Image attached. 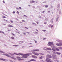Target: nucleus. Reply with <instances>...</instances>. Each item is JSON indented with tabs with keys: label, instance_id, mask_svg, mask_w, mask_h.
I'll use <instances>...</instances> for the list:
<instances>
[{
	"label": "nucleus",
	"instance_id": "1",
	"mask_svg": "<svg viewBox=\"0 0 62 62\" xmlns=\"http://www.w3.org/2000/svg\"><path fill=\"white\" fill-rule=\"evenodd\" d=\"M23 54V55L22 56L23 57H24V58H27V57H28L27 56H29V55H30V54Z\"/></svg>",
	"mask_w": 62,
	"mask_h": 62
},
{
	"label": "nucleus",
	"instance_id": "2",
	"mask_svg": "<svg viewBox=\"0 0 62 62\" xmlns=\"http://www.w3.org/2000/svg\"><path fill=\"white\" fill-rule=\"evenodd\" d=\"M33 53V54H34L35 55H39V54H41V55H44L43 54H42V53H36L35 52H32Z\"/></svg>",
	"mask_w": 62,
	"mask_h": 62
},
{
	"label": "nucleus",
	"instance_id": "3",
	"mask_svg": "<svg viewBox=\"0 0 62 62\" xmlns=\"http://www.w3.org/2000/svg\"><path fill=\"white\" fill-rule=\"evenodd\" d=\"M46 59H48L50 58H52V56L51 55L49 54H47L46 56Z\"/></svg>",
	"mask_w": 62,
	"mask_h": 62
},
{
	"label": "nucleus",
	"instance_id": "4",
	"mask_svg": "<svg viewBox=\"0 0 62 62\" xmlns=\"http://www.w3.org/2000/svg\"><path fill=\"white\" fill-rule=\"evenodd\" d=\"M46 59V61L47 62H53V61H51V59Z\"/></svg>",
	"mask_w": 62,
	"mask_h": 62
},
{
	"label": "nucleus",
	"instance_id": "5",
	"mask_svg": "<svg viewBox=\"0 0 62 62\" xmlns=\"http://www.w3.org/2000/svg\"><path fill=\"white\" fill-rule=\"evenodd\" d=\"M53 42H49L48 44V46H51L52 45H53Z\"/></svg>",
	"mask_w": 62,
	"mask_h": 62
},
{
	"label": "nucleus",
	"instance_id": "6",
	"mask_svg": "<svg viewBox=\"0 0 62 62\" xmlns=\"http://www.w3.org/2000/svg\"><path fill=\"white\" fill-rule=\"evenodd\" d=\"M56 44V45L58 46H62V43H57Z\"/></svg>",
	"mask_w": 62,
	"mask_h": 62
},
{
	"label": "nucleus",
	"instance_id": "7",
	"mask_svg": "<svg viewBox=\"0 0 62 62\" xmlns=\"http://www.w3.org/2000/svg\"><path fill=\"white\" fill-rule=\"evenodd\" d=\"M53 54H57L58 55L60 54H61L60 53H58V52L55 53L53 51Z\"/></svg>",
	"mask_w": 62,
	"mask_h": 62
},
{
	"label": "nucleus",
	"instance_id": "8",
	"mask_svg": "<svg viewBox=\"0 0 62 62\" xmlns=\"http://www.w3.org/2000/svg\"><path fill=\"white\" fill-rule=\"evenodd\" d=\"M32 57L34 58H37V57L35 55H32Z\"/></svg>",
	"mask_w": 62,
	"mask_h": 62
},
{
	"label": "nucleus",
	"instance_id": "9",
	"mask_svg": "<svg viewBox=\"0 0 62 62\" xmlns=\"http://www.w3.org/2000/svg\"><path fill=\"white\" fill-rule=\"evenodd\" d=\"M30 61H36V60L34 59H31L30 60Z\"/></svg>",
	"mask_w": 62,
	"mask_h": 62
},
{
	"label": "nucleus",
	"instance_id": "10",
	"mask_svg": "<svg viewBox=\"0 0 62 62\" xmlns=\"http://www.w3.org/2000/svg\"><path fill=\"white\" fill-rule=\"evenodd\" d=\"M23 55V54L22 53H19L17 55Z\"/></svg>",
	"mask_w": 62,
	"mask_h": 62
},
{
	"label": "nucleus",
	"instance_id": "11",
	"mask_svg": "<svg viewBox=\"0 0 62 62\" xmlns=\"http://www.w3.org/2000/svg\"><path fill=\"white\" fill-rule=\"evenodd\" d=\"M33 51H36L37 52H38L39 51V49H36L33 50Z\"/></svg>",
	"mask_w": 62,
	"mask_h": 62
},
{
	"label": "nucleus",
	"instance_id": "12",
	"mask_svg": "<svg viewBox=\"0 0 62 62\" xmlns=\"http://www.w3.org/2000/svg\"><path fill=\"white\" fill-rule=\"evenodd\" d=\"M57 41L59 42H61V41L59 39L57 40Z\"/></svg>",
	"mask_w": 62,
	"mask_h": 62
},
{
	"label": "nucleus",
	"instance_id": "13",
	"mask_svg": "<svg viewBox=\"0 0 62 62\" xmlns=\"http://www.w3.org/2000/svg\"><path fill=\"white\" fill-rule=\"evenodd\" d=\"M52 50H53V51H54V52H55V51H56L55 50V49L54 48H52Z\"/></svg>",
	"mask_w": 62,
	"mask_h": 62
},
{
	"label": "nucleus",
	"instance_id": "14",
	"mask_svg": "<svg viewBox=\"0 0 62 62\" xmlns=\"http://www.w3.org/2000/svg\"><path fill=\"white\" fill-rule=\"evenodd\" d=\"M8 27H13L12 26L9 24L8 25Z\"/></svg>",
	"mask_w": 62,
	"mask_h": 62
},
{
	"label": "nucleus",
	"instance_id": "15",
	"mask_svg": "<svg viewBox=\"0 0 62 62\" xmlns=\"http://www.w3.org/2000/svg\"><path fill=\"white\" fill-rule=\"evenodd\" d=\"M10 58H12V59H14V60H15V59H16V58L13 57H11Z\"/></svg>",
	"mask_w": 62,
	"mask_h": 62
},
{
	"label": "nucleus",
	"instance_id": "16",
	"mask_svg": "<svg viewBox=\"0 0 62 62\" xmlns=\"http://www.w3.org/2000/svg\"><path fill=\"white\" fill-rule=\"evenodd\" d=\"M43 58V57H42V56H41L39 58V59H42V58Z\"/></svg>",
	"mask_w": 62,
	"mask_h": 62
},
{
	"label": "nucleus",
	"instance_id": "17",
	"mask_svg": "<svg viewBox=\"0 0 62 62\" xmlns=\"http://www.w3.org/2000/svg\"><path fill=\"white\" fill-rule=\"evenodd\" d=\"M35 2V1L32 0L31 1V3H34Z\"/></svg>",
	"mask_w": 62,
	"mask_h": 62
},
{
	"label": "nucleus",
	"instance_id": "18",
	"mask_svg": "<svg viewBox=\"0 0 62 62\" xmlns=\"http://www.w3.org/2000/svg\"><path fill=\"white\" fill-rule=\"evenodd\" d=\"M6 56H7L8 57H11V56H9V55L8 54H7Z\"/></svg>",
	"mask_w": 62,
	"mask_h": 62
},
{
	"label": "nucleus",
	"instance_id": "19",
	"mask_svg": "<svg viewBox=\"0 0 62 62\" xmlns=\"http://www.w3.org/2000/svg\"><path fill=\"white\" fill-rule=\"evenodd\" d=\"M56 51H59V49H58L57 48H56Z\"/></svg>",
	"mask_w": 62,
	"mask_h": 62
},
{
	"label": "nucleus",
	"instance_id": "20",
	"mask_svg": "<svg viewBox=\"0 0 62 62\" xmlns=\"http://www.w3.org/2000/svg\"><path fill=\"white\" fill-rule=\"evenodd\" d=\"M0 53H5L3 51H0Z\"/></svg>",
	"mask_w": 62,
	"mask_h": 62
},
{
	"label": "nucleus",
	"instance_id": "21",
	"mask_svg": "<svg viewBox=\"0 0 62 62\" xmlns=\"http://www.w3.org/2000/svg\"><path fill=\"white\" fill-rule=\"evenodd\" d=\"M16 58L18 59H20L21 58H20V57H19V56L17 57Z\"/></svg>",
	"mask_w": 62,
	"mask_h": 62
},
{
	"label": "nucleus",
	"instance_id": "22",
	"mask_svg": "<svg viewBox=\"0 0 62 62\" xmlns=\"http://www.w3.org/2000/svg\"><path fill=\"white\" fill-rule=\"evenodd\" d=\"M19 43L20 44H21V43H23V41H20L19 42Z\"/></svg>",
	"mask_w": 62,
	"mask_h": 62
},
{
	"label": "nucleus",
	"instance_id": "23",
	"mask_svg": "<svg viewBox=\"0 0 62 62\" xmlns=\"http://www.w3.org/2000/svg\"><path fill=\"white\" fill-rule=\"evenodd\" d=\"M2 17L3 18H6V17H5V16H2Z\"/></svg>",
	"mask_w": 62,
	"mask_h": 62
},
{
	"label": "nucleus",
	"instance_id": "24",
	"mask_svg": "<svg viewBox=\"0 0 62 62\" xmlns=\"http://www.w3.org/2000/svg\"><path fill=\"white\" fill-rule=\"evenodd\" d=\"M47 49H48V50H51V48H47Z\"/></svg>",
	"mask_w": 62,
	"mask_h": 62
},
{
	"label": "nucleus",
	"instance_id": "25",
	"mask_svg": "<svg viewBox=\"0 0 62 62\" xmlns=\"http://www.w3.org/2000/svg\"><path fill=\"white\" fill-rule=\"evenodd\" d=\"M14 54L16 55H18V54L16 53H14Z\"/></svg>",
	"mask_w": 62,
	"mask_h": 62
},
{
	"label": "nucleus",
	"instance_id": "26",
	"mask_svg": "<svg viewBox=\"0 0 62 62\" xmlns=\"http://www.w3.org/2000/svg\"><path fill=\"white\" fill-rule=\"evenodd\" d=\"M2 60H3V61H5L6 60H5V59H4L2 58Z\"/></svg>",
	"mask_w": 62,
	"mask_h": 62
},
{
	"label": "nucleus",
	"instance_id": "27",
	"mask_svg": "<svg viewBox=\"0 0 62 62\" xmlns=\"http://www.w3.org/2000/svg\"><path fill=\"white\" fill-rule=\"evenodd\" d=\"M42 31H43L44 32H45L46 31L45 30H42Z\"/></svg>",
	"mask_w": 62,
	"mask_h": 62
},
{
	"label": "nucleus",
	"instance_id": "28",
	"mask_svg": "<svg viewBox=\"0 0 62 62\" xmlns=\"http://www.w3.org/2000/svg\"><path fill=\"white\" fill-rule=\"evenodd\" d=\"M14 46H15V47H17L18 46L17 45H13Z\"/></svg>",
	"mask_w": 62,
	"mask_h": 62
},
{
	"label": "nucleus",
	"instance_id": "29",
	"mask_svg": "<svg viewBox=\"0 0 62 62\" xmlns=\"http://www.w3.org/2000/svg\"><path fill=\"white\" fill-rule=\"evenodd\" d=\"M54 27V25H52L50 27L51 28H52V27Z\"/></svg>",
	"mask_w": 62,
	"mask_h": 62
},
{
	"label": "nucleus",
	"instance_id": "30",
	"mask_svg": "<svg viewBox=\"0 0 62 62\" xmlns=\"http://www.w3.org/2000/svg\"><path fill=\"white\" fill-rule=\"evenodd\" d=\"M18 14H19V12L18 11H17L16 12Z\"/></svg>",
	"mask_w": 62,
	"mask_h": 62
},
{
	"label": "nucleus",
	"instance_id": "31",
	"mask_svg": "<svg viewBox=\"0 0 62 62\" xmlns=\"http://www.w3.org/2000/svg\"><path fill=\"white\" fill-rule=\"evenodd\" d=\"M24 27L26 29H28V28H27L25 27Z\"/></svg>",
	"mask_w": 62,
	"mask_h": 62
},
{
	"label": "nucleus",
	"instance_id": "32",
	"mask_svg": "<svg viewBox=\"0 0 62 62\" xmlns=\"http://www.w3.org/2000/svg\"><path fill=\"white\" fill-rule=\"evenodd\" d=\"M58 18L57 17L56 19V21H58Z\"/></svg>",
	"mask_w": 62,
	"mask_h": 62
},
{
	"label": "nucleus",
	"instance_id": "33",
	"mask_svg": "<svg viewBox=\"0 0 62 62\" xmlns=\"http://www.w3.org/2000/svg\"><path fill=\"white\" fill-rule=\"evenodd\" d=\"M11 39H14V37H11Z\"/></svg>",
	"mask_w": 62,
	"mask_h": 62
},
{
	"label": "nucleus",
	"instance_id": "34",
	"mask_svg": "<svg viewBox=\"0 0 62 62\" xmlns=\"http://www.w3.org/2000/svg\"><path fill=\"white\" fill-rule=\"evenodd\" d=\"M22 22H23L24 23L25 22V21H24V20H22Z\"/></svg>",
	"mask_w": 62,
	"mask_h": 62
},
{
	"label": "nucleus",
	"instance_id": "35",
	"mask_svg": "<svg viewBox=\"0 0 62 62\" xmlns=\"http://www.w3.org/2000/svg\"><path fill=\"white\" fill-rule=\"evenodd\" d=\"M4 54V55H6V56H7V54Z\"/></svg>",
	"mask_w": 62,
	"mask_h": 62
},
{
	"label": "nucleus",
	"instance_id": "36",
	"mask_svg": "<svg viewBox=\"0 0 62 62\" xmlns=\"http://www.w3.org/2000/svg\"><path fill=\"white\" fill-rule=\"evenodd\" d=\"M48 7V5H46L45 6V8H47Z\"/></svg>",
	"mask_w": 62,
	"mask_h": 62
},
{
	"label": "nucleus",
	"instance_id": "37",
	"mask_svg": "<svg viewBox=\"0 0 62 62\" xmlns=\"http://www.w3.org/2000/svg\"><path fill=\"white\" fill-rule=\"evenodd\" d=\"M4 21H5V22H8V21L7 20H6L5 19H4Z\"/></svg>",
	"mask_w": 62,
	"mask_h": 62
},
{
	"label": "nucleus",
	"instance_id": "38",
	"mask_svg": "<svg viewBox=\"0 0 62 62\" xmlns=\"http://www.w3.org/2000/svg\"><path fill=\"white\" fill-rule=\"evenodd\" d=\"M35 34H38V32H35Z\"/></svg>",
	"mask_w": 62,
	"mask_h": 62
},
{
	"label": "nucleus",
	"instance_id": "39",
	"mask_svg": "<svg viewBox=\"0 0 62 62\" xmlns=\"http://www.w3.org/2000/svg\"><path fill=\"white\" fill-rule=\"evenodd\" d=\"M49 27H51V25H49Z\"/></svg>",
	"mask_w": 62,
	"mask_h": 62
},
{
	"label": "nucleus",
	"instance_id": "40",
	"mask_svg": "<svg viewBox=\"0 0 62 62\" xmlns=\"http://www.w3.org/2000/svg\"><path fill=\"white\" fill-rule=\"evenodd\" d=\"M6 25V24H4V23H3V25Z\"/></svg>",
	"mask_w": 62,
	"mask_h": 62
},
{
	"label": "nucleus",
	"instance_id": "41",
	"mask_svg": "<svg viewBox=\"0 0 62 62\" xmlns=\"http://www.w3.org/2000/svg\"><path fill=\"white\" fill-rule=\"evenodd\" d=\"M27 33H28V34H30V32H27Z\"/></svg>",
	"mask_w": 62,
	"mask_h": 62
},
{
	"label": "nucleus",
	"instance_id": "42",
	"mask_svg": "<svg viewBox=\"0 0 62 62\" xmlns=\"http://www.w3.org/2000/svg\"><path fill=\"white\" fill-rule=\"evenodd\" d=\"M46 39V38H44L43 39V40H45V39Z\"/></svg>",
	"mask_w": 62,
	"mask_h": 62
},
{
	"label": "nucleus",
	"instance_id": "43",
	"mask_svg": "<svg viewBox=\"0 0 62 62\" xmlns=\"http://www.w3.org/2000/svg\"><path fill=\"white\" fill-rule=\"evenodd\" d=\"M12 35H13V36H15V35L13 33H12Z\"/></svg>",
	"mask_w": 62,
	"mask_h": 62
},
{
	"label": "nucleus",
	"instance_id": "44",
	"mask_svg": "<svg viewBox=\"0 0 62 62\" xmlns=\"http://www.w3.org/2000/svg\"><path fill=\"white\" fill-rule=\"evenodd\" d=\"M35 41V43H37V41L35 40H34Z\"/></svg>",
	"mask_w": 62,
	"mask_h": 62
},
{
	"label": "nucleus",
	"instance_id": "45",
	"mask_svg": "<svg viewBox=\"0 0 62 62\" xmlns=\"http://www.w3.org/2000/svg\"><path fill=\"white\" fill-rule=\"evenodd\" d=\"M47 23L46 22H45L44 23V24H46Z\"/></svg>",
	"mask_w": 62,
	"mask_h": 62
},
{
	"label": "nucleus",
	"instance_id": "46",
	"mask_svg": "<svg viewBox=\"0 0 62 62\" xmlns=\"http://www.w3.org/2000/svg\"><path fill=\"white\" fill-rule=\"evenodd\" d=\"M11 23H13V22L12 21H11Z\"/></svg>",
	"mask_w": 62,
	"mask_h": 62
},
{
	"label": "nucleus",
	"instance_id": "47",
	"mask_svg": "<svg viewBox=\"0 0 62 62\" xmlns=\"http://www.w3.org/2000/svg\"><path fill=\"white\" fill-rule=\"evenodd\" d=\"M60 49H61V50H62V47H61L60 48Z\"/></svg>",
	"mask_w": 62,
	"mask_h": 62
},
{
	"label": "nucleus",
	"instance_id": "48",
	"mask_svg": "<svg viewBox=\"0 0 62 62\" xmlns=\"http://www.w3.org/2000/svg\"><path fill=\"white\" fill-rule=\"evenodd\" d=\"M15 13V11H13V13Z\"/></svg>",
	"mask_w": 62,
	"mask_h": 62
},
{
	"label": "nucleus",
	"instance_id": "49",
	"mask_svg": "<svg viewBox=\"0 0 62 62\" xmlns=\"http://www.w3.org/2000/svg\"><path fill=\"white\" fill-rule=\"evenodd\" d=\"M2 31H0V33H2Z\"/></svg>",
	"mask_w": 62,
	"mask_h": 62
},
{
	"label": "nucleus",
	"instance_id": "50",
	"mask_svg": "<svg viewBox=\"0 0 62 62\" xmlns=\"http://www.w3.org/2000/svg\"><path fill=\"white\" fill-rule=\"evenodd\" d=\"M2 58H0V60H2Z\"/></svg>",
	"mask_w": 62,
	"mask_h": 62
},
{
	"label": "nucleus",
	"instance_id": "51",
	"mask_svg": "<svg viewBox=\"0 0 62 62\" xmlns=\"http://www.w3.org/2000/svg\"><path fill=\"white\" fill-rule=\"evenodd\" d=\"M23 34H24V35H25L26 34H25V33H23Z\"/></svg>",
	"mask_w": 62,
	"mask_h": 62
},
{
	"label": "nucleus",
	"instance_id": "52",
	"mask_svg": "<svg viewBox=\"0 0 62 62\" xmlns=\"http://www.w3.org/2000/svg\"><path fill=\"white\" fill-rule=\"evenodd\" d=\"M19 8L20 9H21L22 8H21V7H19Z\"/></svg>",
	"mask_w": 62,
	"mask_h": 62
},
{
	"label": "nucleus",
	"instance_id": "53",
	"mask_svg": "<svg viewBox=\"0 0 62 62\" xmlns=\"http://www.w3.org/2000/svg\"><path fill=\"white\" fill-rule=\"evenodd\" d=\"M44 12H45V11H42V13H44Z\"/></svg>",
	"mask_w": 62,
	"mask_h": 62
},
{
	"label": "nucleus",
	"instance_id": "54",
	"mask_svg": "<svg viewBox=\"0 0 62 62\" xmlns=\"http://www.w3.org/2000/svg\"><path fill=\"white\" fill-rule=\"evenodd\" d=\"M50 11H48V12L49 13V12H50Z\"/></svg>",
	"mask_w": 62,
	"mask_h": 62
},
{
	"label": "nucleus",
	"instance_id": "55",
	"mask_svg": "<svg viewBox=\"0 0 62 62\" xmlns=\"http://www.w3.org/2000/svg\"><path fill=\"white\" fill-rule=\"evenodd\" d=\"M11 31V30H8V31Z\"/></svg>",
	"mask_w": 62,
	"mask_h": 62
},
{
	"label": "nucleus",
	"instance_id": "56",
	"mask_svg": "<svg viewBox=\"0 0 62 62\" xmlns=\"http://www.w3.org/2000/svg\"><path fill=\"white\" fill-rule=\"evenodd\" d=\"M2 33H3V34H4V32H3L2 31Z\"/></svg>",
	"mask_w": 62,
	"mask_h": 62
},
{
	"label": "nucleus",
	"instance_id": "57",
	"mask_svg": "<svg viewBox=\"0 0 62 62\" xmlns=\"http://www.w3.org/2000/svg\"><path fill=\"white\" fill-rule=\"evenodd\" d=\"M37 24H39V22H37Z\"/></svg>",
	"mask_w": 62,
	"mask_h": 62
},
{
	"label": "nucleus",
	"instance_id": "58",
	"mask_svg": "<svg viewBox=\"0 0 62 62\" xmlns=\"http://www.w3.org/2000/svg\"><path fill=\"white\" fill-rule=\"evenodd\" d=\"M16 9H19V8H16Z\"/></svg>",
	"mask_w": 62,
	"mask_h": 62
},
{
	"label": "nucleus",
	"instance_id": "59",
	"mask_svg": "<svg viewBox=\"0 0 62 62\" xmlns=\"http://www.w3.org/2000/svg\"><path fill=\"white\" fill-rule=\"evenodd\" d=\"M36 31H38V32H39V31L38 30H37L36 29Z\"/></svg>",
	"mask_w": 62,
	"mask_h": 62
},
{
	"label": "nucleus",
	"instance_id": "60",
	"mask_svg": "<svg viewBox=\"0 0 62 62\" xmlns=\"http://www.w3.org/2000/svg\"><path fill=\"white\" fill-rule=\"evenodd\" d=\"M3 3H5V1H3Z\"/></svg>",
	"mask_w": 62,
	"mask_h": 62
},
{
	"label": "nucleus",
	"instance_id": "61",
	"mask_svg": "<svg viewBox=\"0 0 62 62\" xmlns=\"http://www.w3.org/2000/svg\"><path fill=\"white\" fill-rule=\"evenodd\" d=\"M4 15H5V16H7V15H5V14H3Z\"/></svg>",
	"mask_w": 62,
	"mask_h": 62
},
{
	"label": "nucleus",
	"instance_id": "62",
	"mask_svg": "<svg viewBox=\"0 0 62 62\" xmlns=\"http://www.w3.org/2000/svg\"><path fill=\"white\" fill-rule=\"evenodd\" d=\"M28 6H29V7H30V5H28Z\"/></svg>",
	"mask_w": 62,
	"mask_h": 62
},
{
	"label": "nucleus",
	"instance_id": "63",
	"mask_svg": "<svg viewBox=\"0 0 62 62\" xmlns=\"http://www.w3.org/2000/svg\"><path fill=\"white\" fill-rule=\"evenodd\" d=\"M29 62V61H28V62Z\"/></svg>",
	"mask_w": 62,
	"mask_h": 62
},
{
	"label": "nucleus",
	"instance_id": "64",
	"mask_svg": "<svg viewBox=\"0 0 62 62\" xmlns=\"http://www.w3.org/2000/svg\"><path fill=\"white\" fill-rule=\"evenodd\" d=\"M12 54L13 55V54Z\"/></svg>",
	"mask_w": 62,
	"mask_h": 62
}]
</instances>
